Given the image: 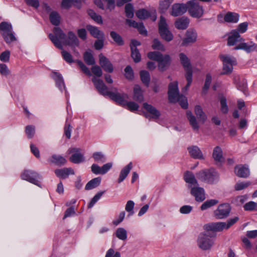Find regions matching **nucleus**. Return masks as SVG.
<instances>
[{
    "label": "nucleus",
    "mask_w": 257,
    "mask_h": 257,
    "mask_svg": "<svg viewBox=\"0 0 257 257\" xmlns=\"http://www.w3.org/2000/svg\"><path fill=\"white\" fill-rule=\"evenodd\" d=\"M239 16L238 14L233 12H228L225 16L224 20L228 23H236L239 20Z\"/></svg>",
    "instance_id": "obj_37"
},
{
    "label": "nucleus",
    "mask_w": 257,
    "mask_h": 257,
    "mask_svg": "<svg viewBox=\"0 0 257 257\" xmlns=\"http://www.w3.org/2000/svg\"><path fill=\"white\" fill-rule=\"evenodd\" d=\"M132 163L130 162L127 166L124 167L120 171L119 178L118 179V183H120L122 182L128 175L131 170L132 169Z\"/></svg>",
    "instance_id": "obj_31"
},
{
    "label": "nucleus",
    "mask_w": 257,
    "mask_h": 257,
    "mask_svg": "<svg viewBox=\"0 0 257 257\" xmlns=\"http://www.w3.org/2000/svg\"><path fill=\"white\" fill-rule=\"evenodd\" d=\"M52 77L55 80L57 87L62 90V88H65L64 80L62 75L56 72L52 73Z\"/></svg>",
    "instance_id": "obj_35"
},
{
    "label": "nucleus",
    "mask_w": 257,
    "mask_h": 257,
    "mask_svg": "<svg viewBox=\"0 0 257 257\" xmlns=\"http://www.w3.org/2000/svg\"><path fill=\"white\" fill-rule=\"evenodd\" d=\"M173 0H163L160 3V9L162 13L165 12L169 7Z\"/></svg>",
    "instance_id": "obj_50"
},
{
    "label": "nucleus",
    "mask_w": 257,
    "mask_h": 257,
    "mask_svg": "<svg viewBox=\"0 0 257 257\" xmlns=\"http://www.w3.org/2000/svg\"><path fill=\"white\" fill-rule=\"evenodd\" d=\"M196 175L201 181L210 184L214 183L218 179V174L213 169L202 170Z\"/></svg>",
    "instance_id": "obj_5"
},
{
    "label": "nucleus",
    "mask_w": 257,
    "mask_h": 257,
    "mask_svg": "<svg viewBox=\"0 0 257 257\" xmlns=\"http://www.w3.org/2000/svg\"><path fill=\"white\" fill-rule=\"evenodd\" d=\"M132 57L134 59V61L137 63L140 61L141 60V54L139 52V50L137 49V48H132Z\"/></svg>",
    "instance_id": "obj_51"
},
{
    "label": "nucleus",
    "mask_w": 257,
    "mask_h": 257,
    "mask_svg": "<svg viewBox=\"0 0 257 257\" xmlns=\"http://www.w3.org/2000/svg\"><path fill=\"white\" fill-rule=\"evenodd\" d=\"M191 194L195 197V200L202 202L205 199V191L203 188L194 186L191 187Z\"/></svg>",
    "instance_id": "obj_16"
},
{
    "label": "nucleus",
    "mask_w": 257,
    "mask_h": 257,
    "mask_svg": "<svg viewBox=\"0 0 257 257\" xmlns=\"http://www.w3.org/2000/svg\"><path fill=\"white\" fill-rule=\"evenodd\" d=\"M187 3L184 4H175L172 8L171 15L177 17L184 14L187 10Z\"/></svg>",
    "instance_id": "obj_18"
},
{
    "label": "nucleus",
    "mask_w": 257,
    "mask_h": 257,
    "mask_svg": "<svg viewBox=\"0 0 257 257\" xmlns=\"http://www.w3.org/2000/svg\"><path fill=\"white\" fill-rule=\"evenodd\" d=\"M25 132L28 138L29 139H31L34 136L35 128L33 125H28L26 127Z\"/></svg>",
    "instance_id": "obj_58"
},
{
    "label": "nucleus",
    "mask_w": 257,
    "mask_h": 257,
    "mask_svg": "<svg viewBox=\"0 0 257 257\" xmlns=\"http://www.w3.org/2000/svg\"><path fill=\"white\" fill-rule=\"evenodd\" d=\"M101 179L99 177L95 178L89 181L86 185L85 189L87 190L93 189L99 185Z\"/></svg>",
    "instance_id": "obj_39"
},
{
    "label": "nucleus",
    "mask_w": 257,
    "mask_h": 257,
    "mask_svg": "<svg viewBox=\"0 0 257 257\" xmlns=\"http://www.w3.org/2000/svg\"><path fill=\"white\" fill-rule=\"evenodd\" d=\"M10 52L8 50L5 51L0 55V60L4 62H8L10 60Z\"/></svg>",
    "instance_id": "obj_63"
},
{
    "label": "nucleus",
    "mask_w": 257,
    "mask_h": 257,
    "mask_svg": "<svg viewBox=\"0 0 257 257\" xmlns=\"http://www.w3.org/2000/svg\"><path fill=\"white\" fill-rule=\"evenodd\" d=\"M197 39V33L192 29H189L186 32V37L183 40L182 45L188 46L194 43Z\"/></svg>",
    "instance_id": "obj_17"
},
{
    "label": "nucleus",
    "mask_w": 257,
    "mask_h": 257,
    "mask_svg": "<svg viewBox=\"0 0 257 257\" xmlns=\"http://www.w3.org/2000/svg\"><path fill=\"white\" fill-rule=\"evenodd\" d=\"M69 151L70 153H74L69 159L71 162L78 164L84 161L83 155L80 153L79 149L72 148L69 150Z\"/></svg>",
    "instance_id": "obj_20"
},
{
    "label": "nucleus",
    "mask_w": 257,
    "mask_h": 257,
    "mask_svg": "<svg viewBox=\"0 0 257 257\" xmlns=\"http://www.w3.org/2000/svg\"><path fill=\"white\" fill-rule=\"evenodd\" d=\"M116 236L122 240H124L127 238V231L123 228H118L115 231Z\"/></svg>",
    "instance_id": "obj_43"
},
{
    "label": "nucleus",
    "mask_w": 257,
    "mask_h": 257,
    "mask_svg": "<svg viewBox=\"0 0 257 257\" xmlns=\"http://www.w3.org/2000/svg\"><path fill=\"white\" fill-rule=\"evenodd\" d=\"M189 24V20L186 17H183L176 21L175 25L177 29L184 30L188 27Z\"/></svg>",
    "instance_id": "obj_29"
},
{
    "label": "nucleus",
    "mask_w": 257,
    "mask_h": 257,
    "mask_svg": "<svg viewBox=\"0 0 257 257\" xmlns=\"http://www.w3.org/2000/svg\"><path fill=\"white\" fill-rule=\"evenodd\" d=\"M125 12L127 17L132 18L134 16V8L132 4H128L125 7Z\"/></svg>",
    "instance_id": "obj_55"
},
{
    "label": "nucleus",
    "mask_w": 257,
    "mask_h": 257,
    "mask_svg": "<svg viewBox=\"0 0 257 257\" xmlns=\"http://www.w3.org/2000/svg\"><path fill=\"white\" fill-rule=\"evenodd\" d=\"M126 23L131 27H134L135 28H137L138 31H139L140 33L144 35H147V31H146L144 26L143 25L142 23H137L134 21L130 20H126Z\"/></svg>",
    "instance_id": "obj_27"
},
{
    "label": "nucleus",
    "mask_w": 257,
    "mask_h": 257,
    "mask_svg": "<svg viewBox=\"0 0 257 257\" xmlns=\"http://www.w3.org/2000/svg\"><path fill=\"white\" fill-rule=\"evenodd\" d=\"M93 158L94 160L98 163H104L106 158L103 154L101 152H95L93 154Z\"/></svg>",
    "instance_id": "obj_47"
},
{
    "label": "nucleus",
    "mask_w": 257,
    "mask_h": 257,
    "mask_svg": "<svg viewBox=\"0 0 257 257\" xmlns=\"http://www.w3.org/2000/svg\"><path fill=\"white\" fill-rule=\"evenodd\" d=\"M187 118L189 121L190 124L195 131H198L199 126L196 120V117L192 114L190 111H187L186 112Z\"/></svg>",
    "instance_id": "obj_32"
},
{
    "label": "nucleus",
    "mask_w": 257,
    "mask_h": 257,
    "mask_svg": "<svg viewBox=\"0 0 257 257\" xmlns=\"http://www.w3.org/2000/svg\"><path fill=\"white\" fill-rule=\"evenodd\" d=\"M257 207V203L253 201H249L246 203H245L243 208L245 211H253L254 210H256Z\"/></svg>",
    "instance_id": "obj_53"
},
{
    "label": "nucleus",
    "mask_w": 257,
    "mask_h": 257,
    "mask_svg": "<svg viewBox=\"0 0 257 257\" xmlns=\"http://www.w3.org/2000/svg\"><path fill=\"white\" fill-rule=\"evenodd\" d=\"M50 162L56 165L62 166L66 163V160L60 155H53L50 159Z\"/></svg>",
    "instance_id": "obj_38"
},
{
    "label": "nucleus",
    "mask_w": 257,
    "mask_h": 257,
    "mask_svg": "<svg viewBox=\"0 0 257 257\" xmlns=\"http://www.w3.org/2000/svg\"><path fill=\"white\" fill-rule=\"evenodd\" d=\"M212 157L216 162L221 163L224 161L222 150L218 146L214 149Z\"/></svg>",
    "instance_id": "obj_33"
},
{
    "label": "nucleus",
    "mask_w": 257,
    "mask_h": 257,
    "mask_svg": "<svg viewBox=\"0 0 257 257\" xmlns=\"http://www.w3.org/2000/svg\"><path fill=\"white\" fill-rule=\"evenodd\" d=\"M105 257H120V253L118 251L115 252L112 248H110L107 251Z\"/></svg>",
    "instance_id": "obj_64"
},
{
    "label": "nucleus",
    "mask_w": 257,
    "mask_h": 257,
    "mask_svg": "<svg viewBox=\"0 0 257 257\" xmlns=\"http://www.w3.org/2000/svg\"><path fill=\"white\" fill-rule=\"evenodd\" d=\"M81 3V0H63L61 6L64 9H69L72 6V3H76L79 4Z\"/></svg>",
    "instance_id": "obj_46"
},
{
    "label": "nucleus",
    "mask_w": 257,
    "mask_h": 257,
    "mask_svg": "<svg viewBox=\"0 0 257 257\" xmlns=\"http://www.w3.org/2000/svg\"><path fill=\"white\" fill-rule=\"evenodd\" d=\"M184 178L185 182L191 185H198L197 181L196 179L194 174L190 171H186L184 173Z\"/></svg>",
    "instance_id": "obj_36"
},
{
    "label": "nucleus",
    "mask_w": 257,
    "mask_h": 257,
    "mask_svg": "<svg viewBox=\"0 0 257 257\" xmlns=\"http://www.w3.org/2000/svg\"><path fill=\"white\" fill-rule=\"evenodd\" d=\"M220 58L223 62V74H228L232 72L233 66L236 65L235 59L228 55H221Z\"/></svg>",
    "instance_id": "obj_9"
},
{
    "label": "nucleus",
    "mask_w": 257,
    "mask_h": 257,
    "mask_svg": "<svg viewBox=\"0 0 257 257\" xmlns=\"http://www.w3.org/2000/svg\"><path fill=\"white\" fill-rule=\"evenodd\" d=\"M87 29L90 32L91 35L97 39H102L104 34L102 32L98 30L97 27L91 25H88L86 27Z\"/></svg>",
    "instance_id": "obj_34"
},
{
    "label": "nucleus",
    "mask_w": 257,
    "mask_h": 257,
    "mask_svg": "<svg viewBox=\"0 0 257 257\" xmlns=\"http://www.w3.org/2000/svg\"><path fill=\"white\" fill-rule=\"evenodd\" d=\"M140 77L141 80L144 84L148 86L150 81V77L149 73L145 70L140 72Z\"/></svg>",
    "instance_id": "obj_41"
},
{
    "label": "nucleus",
    "mask_w": 257,
    "mask_h": 257,
    "mask_svg": "<svg viewBox=\"0 0 257 257\" xmlns=\"http://www.w3.org/2000/svg\"><path fill=\"white\" fill-rule=\"evenodd\" d=\"M159 31L161 36L166 41L169 42L173 39V36L169 30L166 20L163 16L160 17L159 23Z\"/></svg>",
    "instance_id": "obj_8"
},
{
    "label": "nucleus",
    "mask_w": 257,
    "mask_h": 257,
    "mask_svg": "<svg viewBox=\"0 0 257 257\" xmlns=\"http://www.w3.org/2000/svg\"><path fill=\"white\" fill-rule=\"evenodd\" d=\"M187 10L190 15L194 18H200L203 14L202 7L200 6L196 0H191L187 2Z\"/></svg>",
    "instance_id": "obj_7"
},
{
    "label": "nucleus",
    "mask_w": 257,
    "mask_h": 257,
    "mask_svg": "<svg viewBox=\"0 0 257 257\" xmlns=\"http://www.w3.org/2000/svg\"><path fill=\"white\" fill-rule=\"evenodd\" d=\"M244 41V39L241 37L238 31L233 30L228 34L227 45L229 46H234L236 45L237 43H241Z\"/></svg>",
    "instance_id": "obj_14"
},
{
    "label": "nucleus",
    "mask_w": 257,
    "mask_h": 257,
    "mask_svg": "<svg viewBox=\"0 0 257 257\" xmlns=\"http://www.w3.org/2000/svg\"><path fill=\"white\" fill-rule=\"evenodd\" d=\"M124 106L127 109L133 112L137 110L139 107V105L137 103L133 101H127V100Z\"/></svg>",
    "instance_id": "obj_48"
},
{
    "label": "nucleus",
    "mask_w": 257,
    "mask_h": 257,
    "mask_svg": "<svg viewBox=\"0 0 257 257\" xmlns=\"http://www.w3.org/2000/svg\"><path fill=\"white\" fill-rule=\"evenodd\" d=\"M168 97L170 102H179L183 108H187L188 105L187 99L185 96L179 94L178 82L177 81L171 83L169 84Z\"/></svg>",
    "instance_id": "obj_2"
},
{
    "label": "nucleus",
    "mask_w": 257,
    "mask_h": 257,
    "mask_svg": "<svg viewBox=\"0 0 257 257\" xmlns=\"http://www.w3.org/2000/svg\"><path fill=\"white\" fill-rule=\"evenodd\" d=\"M110 35L114 41H115L118 45H123V42L120 35L113 31L111 32Z\"/></svg>",
    "instance_id": "obj_52"
},
{
    "label": "nucleus",
    "mask_w": 257,
    "mask_h": 257,
    "mask_svg": "<svg viewBox=\"0 0 257 257\" xmlns=\"http://www.w3.org/2000/svg\"><path fill=\"white\" fill-rule=\"evenodd\" d=\"M113 90L114 92L109 91L107 96L119 104L125 106L126 99L128 98V95L125 93H118L116 88H114Z\"/></svg>",
    "instance_id": "obj_12"
},
{
    "label": "nucleus",
    "mask_w": 257,
    "mask_h": 257,
    "mask_svg": "<svg viewBox=\"0 0 257 257\" xmlns=\"http://www.w3.org/2000/svg\"><path fill=\"white\" fill-rule=\"evenodd\" d=\"M0 33L8 45L17 41V38L13 31L12 26L9 23L3 22L0 23Z\"/></svg>",
    "instance_id": "obj_4"
},
{
    "label": "nucleus",
    "mask_w": 257,
    "mask_h": 257,
    "mask_svg": "<svg viewBox=\"0 0 257 257\" xmlns=\"http://www.w3.org/2000/svg\"><path fill=\"white\" fill-rule=\"evenodd\" d=\"M92 81L100 93L103 95H108L109 91L108 90L107 86L104 84L102 80L93 77Z\"/></svg>",
    "instance_id": "obj_19"
},
{
    "label": "nucleus",
    "mask_w": 257,
    "mask_h": 257,
    "mask_svg": "<svg viewBox=\"0 0 257 257\" xmlns=\"http://www.w3.org/2000/svg\"><path fill=\"white\" fill-rule=\"evenodd\" d=\"M249 182H240L237 183L235 186L234 188L235 190L239 191L247 188L250 185Z\"/></svg>",
    "instance_id": "obj_54"
},
{
    "label": "nucleus",
    "mask_w": 257,
    "mask_h": 257,
    "mask_svg": "<svg viewBox=\"0 0 257 257\" xmlns=\"http://www.w3.org/2000/svg\"><path fill=\"white\" fill-rule=\"evenodd\" d=\"M133 98L139 102H141L144 100L143 91L138 85H135L134 87Z\"/></svg>",
    "instance_id": "obj_28"
},
{
    "label": "nucleus",
    "mask_w": 257,
    "mask_h": 257,
    "mask_svg": "<svg viewBox=\"0 0 257 257\" xmlns=\"http://www.w3.org/2000/svg\"><path fill=\"white\" fill-rule=\"evenodd\" d=\"M54 35L50 34L49 37L56 47L62 49V43L69 46H78L79 41L74 33L72 32L68 33V38L62 31L59 28L56 27L54 29Z\"/></svg>",
    "instance_id": "obj_1"
},
{
    "label": "nucleus",
    "mask_w": 257,
    "mask_h": 257,
    "mask_svg": "<svg viewBox=\"0 0 257 257\" xmlns=\"http://www.w3.org/2000/svg\"><path fill=\"white\" fill-rule=\"evenodd\" d=\"M99 64L104 71L111 73L113 70V66L110 62L102 54L99 55Z\"/></svg>",
    "instance_id": "obj_21"
},
{
    "label": "nucleus",
    "mask_w": 257,
    "mask_h": 257,
    "mask_svg": "<svg viewBox=\"0 0 257 257\" xmlns=\"http://www.w3.org/2000/svg\"><path fill=\"white\" fill-rule=\"evenodd\" d=\"M179 61L184 68L186 74L185 77L187 83L183 88V91H187L190 87L192 81V68L190 59L184 53H180L179 54Z\"/></svg>",
    "instance_id": "obj_3"
},
{
    "label": "nucleus",
    "mask_w": 257,
    "mask_h": 257,
    "mask_svg": "<svg viewBox=\"0 0 257 257\" xmlns=\"http://www.w3.org/2000/svg\"><path fill=\"white\" fill-rule=\"evenodd\" d=\"M125 76L128 79H132L134 77L133 71L132 68L130 66H127L125 69Z\"/></svg>",
    "instance_id": "obj_62"
},
{
    "label": "nucleus",
    "mask_w": 257,
    "mask_h": 257,
    "mask_svg": "<svg viewBox=\"0 0 257 257\" xmlns=\"http://www.w3.org/2000/svg\"><path fill=\"white\" fill-rule=\"evenodd\" d=\"M162 55V54L158 52H151L148 54V57L149 59L157 62L160 60Z\"/></svg>",
    "instance_id": "obj_57"
},
{
    "label": "nucleus",
    "mask_w": 257,
    "mask_h": 257,
    "mask_svg": "<svg viewBox=\"0 0 257 257\" xmlns=\"http://www.w3.org/2000/svg\"><path fill=\"white\" fill-rule=\"evenodd\" d=\"M195 113L199 122L204 123L207 119V116L200 105H196L194 109Z\"/></svg>",
    "instance_id": "obj_30"
},
{
    "label": "nucleus",
    "mask_w": 257,
    "mask_h": 257,
    "mask_svg": "<svg viewBox=\"0 0 257 257\" xmlns=\"http://www.w3.org/2000/svg\"><path fill=\"white\" fill-rule=\"evenodd\" d=\"M197 245L202 250L210 249L213 244L214 241L211 238L210 233L208 232L201 233L198 235Z\"/></svg>",
    "instance_id": "obj_6"
},
{
    "label": "nucleus",
    "mask_w": 257,
    "mask_h": 257,
    "mask_svg": "<svg viewBox=\"0 0 257 257\" xmlns=\"http://www.w3.org/2000/svg\"><path fill=\"white\" fill-rule=\"evenodd\" d=\"M152 48L154 49L161 50L162 51H165V49L162 44L158 40L154 39L152 45Z\"/></svg>",
    "instance_id": "obj_59"
},
{
    "label": "nucleus",
    "mask_w": 257,
    "mask_h": 257,
    "mask_svg": "<svg viewBox=\"0 0 257 257\" xmlns=\"http://www.w3.org/2000/svg\"><path fill=\"white\" fill-rule=\"evenodd\" d=\"M89 16L96 22L98 24H102V20L101 17L96 14L93 10H89L88 11Z\"/></svg>",
    "instance_id": "obj_45"
},
{
    "label": "nucleus",
    "mask_w": 257,
    "mask_h": 257,
    "mask_svg": "<svg viewBox=\"0 0 257 257\" xmlns=\"http://www.w3.org/2000/svg\"><path fill=\"white\" fill-rule=\"evenodd\" d=\"M51 23L55 26H58L60 24V17L59 15L55 11L51 12L49 16Z\"/></svg>",
    "instance_id": "obj_40"
},
{
    "label": "nucleus",
    "mask_w": 257,
    "mask_h": 257,
    "mask_svg": "<svg viewBox=\"0 0 257 257\" xmlns=\"http://www.w3.org/2000/svg\"><path fill=\"white\" fill-rule=\"evenodd\" d=\"M189 155L195 159L203 160L204 159L203 155L200 149L196 146H192L188 148Z\"/></svg>",
    "instance_id": "obj_22"
},
{
    "label": "nucleus",
    "mask_w": 257,
    "mask_h": 257,
    "mask_svg": "<svg viewBox=\"0 0 257 257\" xmlns=\"http://www.w3.org/2000/svg\"><path fill=\"white\" fill-rule=\"evenodd\" d=\"M211 79V75L209 74H207L206 75L205 84L203 88V93H206L207 92V90L209 88Z\"/></svg>",
    "instance_id": "obj_60"
},
{
    "label": "nucleus",
    "mask_w": 257,
    "mask_h": 257,
    "mask_svg": "<svg viewBox=\"0 0 257 257\" xmlns=\"http://www.w3.org/2000/svg\"><path fill=\"white\" fill-rule=\"evenodd\" d=\"M144 108L151 115V117L153 118H158L160 116V113L155 107L153 105L148 104V103H144L143 104Z\"/></svg>",
    "instance_id": "obj_26"
},
{
    "label": "nucleus",
    "mask_w": 257,
    "mask_h": 257,
    "mask_svg": "<svg viewBox=\"0 0 257 257\" xmlns=\"http://www.w3.org/2000/svg\"><path fill=\"white\" fill-rule=\"evenodd\" d=\"M136 16L140 19H146L149 17L150 13L145 9H141L136 12Z\"/></svg>",
    "instance_id": "obj_49"
},
{
    "label": "nucleus",
    "mask_w": 257,
    "mask_h": 257,
    "mask_svg": "<svg viewBox=\"0 0 257 257\" xmlns=\"http://www.w3.org/2000/svg\"><path fill=\"white\" fill-rule=\"evenodd\" d=\"M203 227L207 231L220 232L226 229L225 222H223L209 223L204 225Z\"/></svg>",
    "instance_id": "obj_15"
},
{
    "label": "nucleus",
    "mask_w": 257,
    "mask_h": 257,
    "mask_svg": "<svg viewBox=\"0 0 257 257\" xmlns=\"http://www.w3.org/2000/svg\"><path fill=\"white\" fill-rule=\"evenodd\" d=\"M158 68L162 71H164L166 68L170 65L171 62V58L169 55L161 56L160 60H158Z\"/></svg>",
    "instance_id": "obj_24"
},
{
    "label": "nucleus",
    "mask_w": 257,
    "mask_h": 257,
    "mask_svg": "<svg viewBox=\"0 0 257 257\" xmlns=\"http://www.w3.org/2000/svg\"><path fill=\"white\" fill-rule=\"evenodd\" d=\"M230 207L228 203L220 204L214 211V215L217 219H221L227 217L230 212Z\"/></svg>",
    "instance_id": "obj_11"
},
{
    "label": "nucleus",
    "mask_w": 257,
    "mask_h": 257,
    "mask_svg": "<svg viewBox=\"0 0 257 257\" xmlns=\"http://www.w3.org/2000/svg\"><path fill=\"white\" fill-rule=\"evenodd\" d=\"M221 111L223 113H227L228 111V107L226 103V99L224 97L220 98Z\"/></svg>",
    "instance_id": "obj_56"
},
{
    "label": "nucleus",
    "mask_w": 257,
    "mask_h": 257,
    "mask_svg": "<svg viewBox=\"0 0 257 257\" xmlns=\"http://www.w3.org/2000/svg\"><path fill=\"white\" fill-rule=\"evenodd\" d=\"M234 172L238 177L241 178H247L249 175L248 168L242 165L236 166Z\"/></svg>",
    "instance_id": "obj_25"
},
{
    "label": "nucleus",
    "mask_w": 257,
    "mask_h": 257,
    "mask_svg": "<svg viewBox=\"0 0 257 257\" xmlns=\"http://www.w3.org/2000/svg\"><path fill=\"white\" fill-rule=\"evenodd\" d=\"M55 173L58 177L61 179H65L69 175H74V172L71 168H64L55 170Z\"/></svg>",
    "instance_id": "obj_23"
},
{
    "label": "nucleus",
    "mask_w": 257,
    "mask_h": 257,
    "mask_svg": "<svg viewBox=\"0 0 257 257\" xmlns=\"http://www.w3.org/2000/svg\"><path fill=\"white\" fill-rule=\"evenodd\" d=\"M135 203L132 200H129L127 202L125 209L127 212H130V215L134 214L133 209L134 208Z\"/></svg>",
    "instance_id": "obj_61"
},
{
    "label": "nucleus",
    "mask_w": 257,
    "mask_h": 257,
    "mask_svg": "<svg viewBox=\"0 0 257 257\" xmlns=\"http://www.w3.org/2000/svg\"><path fill=\"white\" fill-rule=\"evenodd\" d=\"M218 203V201L216 199L208 200L204 202L201 206V209L205 210L214 205H215Z\"/></svg>",
    "instance_id": "obj_42"
},
{
    "label": "nucleus",
    "mask_w": 257,
    "mask_h": 257,
    "mask_svg": "<svg viewBox=\"0 0 257 257\" xmlns=\"http://www.w3.org/2000/svg\"><path fill=\"white\" fill-rule=\"evenodd\" d=\"M21 177L23 180L40 186L38 180L41 178V177L36 172L30 170H26L21 174Z\"/></svg>",
    "instance_id": "obj_10"
},
{
    "label": "nucleus",
    "mask_w": 257,
    "mask_h": 257,
    "mask_svg": "<svg viewBox=\"0 0 257 257\" xmlns=\"http://www.w3.org/2000/svg\"><path fill=\"white\" fill-rule=\"evenodd\" d=\"M234 50H243L246 53H250L257 50V44L250 41L247 42L242 41L234 47Z\"/></svg>",
    "instance_id": "obj_13"
},
{
    "label": "nucleus",
    "mask_w": 257,
    "mask_h": 257,
    "mask_svg": "<svg viewBox=\"0 0 257 257\" xmlns=\"http://www.w3.org/2000/svg\"><path fill=\"white\" fill-rule=\"evenodd\" d=\"M85 62L88 65H93L95 63V60L91 52L86 51L84 53L83 56Z\"/></svg>",
    "instance_id": "obj_44"
}]
</instances>
